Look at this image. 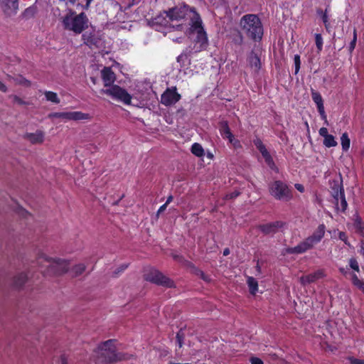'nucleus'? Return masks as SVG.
Returning <instances> with one entry per match:
<instances>
[{"mask_svg": "<svg viewBox=\"0 0 364 364\" xmlns=\"http://www.w3.org/2000/svg\"><path fill=\"white\" fill-rule=\"evenodd\" d=\"M171 22L176 21L173 27L180 31H188L193 38V46L191 52L198 53L204 50L208 46L207 34L203 26L202 19L194 8L188 5L176 6L165 12Z\"/></svg>", "mask_w": 364, "mask_h": 364, "instance_id": "obj_1", "label": "nucleus"}, {"mask_svg": "<svg viewBox=\"0 0 364 364\" xmlns=\"http://www.w3.org/2000/svg\"><path fill=\"white\" fill-rule=\"evenodd\" d=\"M95 362L97 364H109L118 360H128L130 355L123 353H116L114 341L108 340L95 350Z\"/></svg>", "mask_w": 364, "mask_h": 364, "instance_id": "obj_2", "label": "nucleus"}, {"mask_svg": "<svg viewBox=\"0 0 364 364\" xmlns=\"http://www.w3.org/2000/svg\"><path fill=\"white\" fill-rule=\"evenodd\" d=\"M241 31L248 38L257 41L263 36V26L260 19L255 14H246L240 21Z\"/></svg>", "mask_w": 364, "mask_h": 364, "instance_id": "obj_3", "label": "nucleus"}, {"mask_svg": "<svg viewBox=\"0 0 364 364\" xmlns=\"http://www.w3.org/2000/svg\"><path fill=\"white\" fill-rule=\"evenodd\" d=\"M325 234V225H320L314 231L312 235L307 237L305 240L300 242L294 247L287 250V252L290 254H301L305 252L308 250L311 249L315 245L318 243L323 237Z\"/></svg>", "mask_w": 364, "mask_h": 364, "instance_id": "obj_4", "label": "nucleus"}, {"mask_svg": "<svg viewBox=\"0 0 364 364\" xmlns=\"http://www.w3.org/2000/svg\"><path fill=\"white\" fill-rule=\"evenodd\" d=\"M43 261L49 263L48 272L52 274H63L67 272L70 268V262L68 260L49 257L45 254L41 253L38 256V262L40 263Z\"/></svg>", "mask_w": 364, "mask_h": 364, "instance_id": "obj_5", "label": "nucleus"}, {"mask_svg": "<svg viewBox=\"0 0 364 364\" xmlns=\"http://www.w3.org/2000/svg\"><path fill=\"white\" fill-rule=\"evenodd\" d=\"M87 18L84 13L75 16H66L63 20L65 28L76 33H80L87 27Z\"/></svg>", "mask_w": 364, "mask_h": 364, "instance_id": "obj_6", "label": "nucleus"}, {"mask_svg": "<svg viewBox=\"0 0 364 364\" xmlns=\"http://www.w3.org/2000/svg\"><path fill=\"white\" fill-rule=\"evenodd\" d=\"M100 92L110 96L115 100L122 102L125 105L131 104L132 96L124 89L118 85H114L102 89Z\"/></svg>", "mask_w": 364, "mask_h": 364, "instance_id": "obj_7", "label": "nucleus"}, {"mask_svg": "<svg viewBox=\"0 0 364 364\" xmlns=\"http://www.w3.org/2000/svg\"><path fill=\"white\" fill-rule=\"evenodd\" d=\"M269 192L277 200L287 201L292 198L288 186L280 181H276L270 185Z\"/></svg>", "mask_w": 364, "mask_h": 364, "instance_id": "obj_8", "label": "nucleus"}, {"mask_svg": "<svg viewBox=\"0 0 364 364\" xmlns=\"http://www.w3.org/2000/svg\"><path fill=\"white\" fill-rule=\"evenodd\" d=\"M144 279L158 285L166 287H173V282L157 269H150L144 274Z\"/></svg>", "mask_w": 364, "mask_h": 364, "instance_id": "obj_9", "label": "nucleus"}, {"mask_svg": "<svg viewBox=\"0 0 364 364\" xmlns=\"http://www.w3.org/2000/svg\"><path fill=\"white\" fill-rule=\"evenodd\" d=\"M181 95L176 91V87L168 88L161 95V102L166 106L176 104L181 100Z\"/></svg>", "mask_w": 364, "mask_h": 364, "instance_id": "obj_10", "label": "nucleus"}, {"mask_svg": "<svg viewBox=\"0 0 364 364\" xmlns=\"http://www.w3.org/2000/svg\"><path fill=\"white\" fill-rule=\"evenodd\" d=\"M0 8L6 16H12L18 10V0H0Z\"/></svg>", "mask_w": 364, "mask_h": 364, "instance_id": "obj_11", "label": "nucleus"}, {"mask_svg": "<svg viewBox=\"0 0 364 364\" xmlns=\"http://www.w3.org/2000/svg\"><path fill=\"white\" fill-rule=\"evenodd\" d=\"M284 223L282 221H275L270 223L260 225L258 228L265 235L274 234L283 228Z\"/></svg>", "mask_w": 364, "mask_h": 364, "instance_id": "obj_12", "label": "nucleus"}, {"mask_svg": "<svg viewBox=\"0 0 364 364\" xmlns=\"http://www.w3.org/2000/svg\"><path fill=\"white\" fill-rule=\"evenodd\" d=\"M326 277L325 272L323 269H318L316 272L300 277V282L302 285L305 286L308 284L316 282V280Z\"/></svg>", "mask_w": 364, "mask_h": 364, "instance_id": "obj_13", "label": "nucleus"}, {"mask_svg": "<svg viewBox=\"0 0 364 364\" xmlns=\"http://www.w3.org/2000/svg\"><path fill=\"white\" fill-rule=\"evenodd\" d=\"M219 131L221 136L225 139H228L230 143L235 144V143L237 142L231 133L228 124L226 121H222L220 122Z\"/></svg>", "mask_w": 364, "mask_h": 364, "instance_id": "obj_14", "label": "nucleus"}, {"mask_svg": "<svg viewBox=\"0 0 364 364\" xmlns=\"http://www.w3.org/2000/svg\"><path fill=\"white\" fill-rule=\"evenodd\" d=\"M23 138L33 144H42L44 141L45 134L43 131L37 130L34 133H26Z\"/></svg>", "mask_w": 364, "mask_h": 364, "instance_id": "obj_15", "label": "nucleus"}, {"mask_svg": "<svg viewBox=\"0 0 364 364\" xmlns=\"http://www.w3.org/2000/svg\"><path fill=\"white\" fill-rule=\"evenodd\" d=\"M101 74L105 87H106V88L111 87L112 84L115 80V75L112 69L109 67H105L102 70Z\"/></svg>", "mask_w": 364, "mask_h": 364, "instance_id": "obj_16", "label": "nucleus"}, {"mask_svg": "<svg viewBox=\"0 0 364 364\" xmlns=\"http://www.w3.org/2000/svg\"><path fill=\"white\" fill-rule=\"evenodd\" d=\"M311 97L314 102L316 104L318 111L321 116V118L326 121V115L324 110L323 99L321 95L316 91L311 90Z\"/></svg>", "mask_w": 364, "mask_h": 364, "instance_id": "obj_17", "label": "nucleus"}, {"mask_svg": "<svg viewBox=\"0 0 364 364\" xmlns=\"http://www.w3.org/2000/svg\"><path fill=\"white\" fill-rule=\"evenodd\" d=\"M330 188L335 200H338V196H341V193H344L341 180H333L331 183Z\"/></svg>", "mask_w": 364, "mask_h": 364, "instance_id": "obj_18", "label": "nucleus"}, {"mask_svg": "<svg viewBox=\"0 0 364 364\" xmlns=\"http://www.w3.org/2000/svg\"><path fill=\"white\" fill-rule=\"evenodd\" d=\"M249 65L255 71H258L261 67L260 59L257 55L252 52L248 58Z\"/></svg>", "mask_w": 364, "mask_h": 364, "instance_id": "obj_19", "label": "nucleus"}, {"mask_svg": "<svg viewBox=\"0 0 364 364\" xmlns=\"http://www.w3.org/2000/svg\"><path fill=\"white\" fill-rule=\"evenodd\" d=\"M91 119V116L88 113L82 112H70V120L81 121L88 120Z\"/></svg>", "mask_w": 364, "mask_h": 364, "instance_id": "obj_20", "label": "nucleus"}, {"mask_svg": "<svg viewBox=\"0 0 364 364\" xmlns=\"http://www.w3.org/2000/svg\"><path fill=\"white\" fill-rule=\"evenodd\" d=\"M28 276L25 272H21L14 277L13 284L16 287H22L27 281Z\"/></svg>", "mask_w": 364, "mask_h": 364, "instance_id": "obj_21", "label": "nucleus"}, {"mask_svg": "<svg viewBox=\"0 0 364 364\" xmlns=\"http://www.w3.org/2000/svg\"><path fill=\"white\" fill-rule=\"evenodd\" d=\"M85 43L89 47H98L100 43V40L94 36H87L85 34L83 35Z\"/></svg>", "mask_w": 364, "mask_h": 364, "instance_id": "obj_22", "label": "nucleus"}, {"mask_svg": "<svg viewBox=\"0 0 364 364\" xmlns=\"http://www.w3.org/2000/svg\"><path fill=\"white\" fill-rule=\"evenodd\" d=\"M335 205L338 210L342 212L346 210L348 204L345 198L344 193H341V196H338V200H336Z\"/></svg>", "mask_w": 364, "mask_h": 364, "instance_id": "obj_23", "label": "nucleus"}, {"mask_svg": "<svg viewBox=\"0 0 364 364\" xmlns=\"http://www.w3.org/2000/svg\"><path fill=\"white\" fill-rule=\"evenodd\" d=\"M247 283L248 284L250 293L252 294H255L258 290V284L256 279L252 277H248Z\"/></svg>", "mask_w": 364, "mask_h": 364, "instance_id": "obj_24", "label": "nucleus"}, {"mask_svg": "<svg viewBox=\"0 0 364 364\" xmlns=\"http://www.w3.org/2000/svg\"><path fill=\"white\" fill-rule=\"evenodd\" d=\"M46 100L50 101L55 104H59L60 100L58 97L57 93L52 91H46L44 92Z\"/></svg>", "mask_w": 364, "mask_h": 364, "instance_id": "obj_25", "label": "nucleus"}, {"mask_svg": "<svg viewBox=\"0 0 364 364\" xmlns=\"http://www.w3.org/2000/svg\"><path fill=\"white\" fill-rule=\"evenodd\" d=\"M191 152L193 154L198 157L204 156V149L202 146L198 143H194L191 146Z\"/></svg>", "mask_w": 364, "mask_h": 364, "instance_id": "obj_26", "label": "nucleus"}, {"mask_svg": "<svg viewBox=\"0 0 364 364\" xmlns=\"http://www.w3.org/2000/svg\"><path fill=\"white\" fill-rule=\"evenodd\" d=\"M261 154L264 159V161L266 164L268 165V166L272 169H274L275 168V164L269 151L267 150H265L264 152L261 153Z\"/></svg>", "mask_w": 364, "mask_h": 364, "instance_id": "obj_27", "label": "nucleus"}, {"mask_svg": "<svg viewBox=\"0 0 364 364\" xmlns=\"http://www.w3.org/2000/svg\"><path fill=\"white\" fill-rule=\"evenodd\" d=\"M261 154L264 159V161L266 164L268 165V166L272 169H274L275 168V164L269 151L267 150H265L264 152L261 153Z\"/></svg>", "mask_w": 364, "mask_h": 364, "instance_id": "obj_28", "label": "nucleus"}, {"mask_svg": "<svg viewBox=\"0 0 364 364\" xmlns=\"http://www.w3.org/2000/svg\"><path fill=\"white\" fill-rule=\"evenodd\" d=\"M86 269V267L84 264L80 263L75 265L72 269V272L74 276L77 277L82 274Z\"/></svg>", "mask_w": 364, "mask_h": 364, "instance_id": "obj_29", "label": "nucleus"}, {"mask_svg": "<svg viewBox=\"0 0 364 364\" xmlns=\"http://www.w3.org/2000/svg\"><path fill=\"white\" fill-rule=\"evenodd\" d=\"M50 118H60L64 120H70V112H53L50 114Z\"/></svg>", "mask_w": 364, "mask_h": 364, "instance_id": "obj_30", "label": "nucleus"}, {"mask_svg": "<svg viewBox=\"0 0 364 364\" xmlns=\"http://www.w3.org/2000/svg\"><path fill=\"white\" fill-rule=\"evenodd\" d=\"M341 146L343 151L348 150L350 147V139L347 133H343L341 137Z\"/></svg>", "mask_w": 364, "mask_h": 364, "instance_id": "obj_31", "label": "nucleus"}, {"mask_svg": "<svg viewBox=\"0 0 364 364\" xmlns=\"http://www.w3.org/2000/svg\"><path fill=\"white\" fill-rule=\"evenodd\" d=\"M323 144L327 147H332L337 145V142L335 140L333 136L329 134L323 139Z\"/></svg>", "mask_w": 364, "mask_h": 364, "instance_id": "obj_32", "label": "nucleus"}, {"mask_svg": "<svg viewBox=\"0 0 364 364\" xmlns=\"http://www.w3.org/2000/svg\"><path fill=\"white\" fill-rule=\"evenodd\" d=\"M12 79L14 80V82L17 84L23 85L24 86L28 87L31 85L30 81L26 80L22 76H18L16 77H12Z\"/></svg>", "mask_w": 364, "mask_h": 364, "instance_id": "obj_33", "label": "nucleus"}, {"mask_svg": "<svg viewBox=\"0 0 364 364\" xmlns=\"http://www.w3.org/2000/svg\"><path fill=\"white\" fill-rule=\"evenodd\" d=\"M315 40H316V45L317 48L318 49V50H321L322 47H323V38H322L321 34H318V33L316 34Z\"/></svg>", "mask_w": 364, "mask_h": 364, "instance_id": "obj_34", "label": "nucleus"}, {"mask_svg": "<svg viewBox=\"0 0 364 364\" xmlns=\"http://www.w3.org/2000/svg\"><path fill=\"white\" fill-rule=\"evenodd\" d=\"M294 65H295V74H297L300 69L301 60L299 55H295L294 57Z\"/></svg>", "mask_w": 364, "mask_h": 364, "instance_id": "obj_35", "label": "nucleus"}, {"mask_svg": "<svg viewBox=\"0 0 364 364\" xmlns=\"http://www.w3.org/2000/svg\"><path fill=\"white\" fill-rule=\"evenodd\" d=\"M254 143H255V145L256 146L257 149L260 151V153H262L265 150H267L265 146L262 144V142L260 139H256L254 141Z\"/></svg>", "mask_w": 364, "mask_h": 364, "instance_id": "obj_36", "label": "nucleus"}, {"mask_svg": "<svg viewBox=\"0 0 364 364\" xmlns=\"http://www.w3.org/2000/svg\"><path fill=\"white\" fill-rule=\"evenodd\" d=\"M349 264H350V268H352L355 271H356V272L360 271L358 263L355 259L351 258L349 261Z\"/></svg>", "mask_w": 364, "mask_h": 364, "instance_id": "obj_37", "label": "nucleus"}, {"mask_svg": "<svg viewBox=\"0 0 364 364\" xmlns=\"http://www.w3.org/2000/svg\"><path fill=\"white\" fill-rule=\"evenodd\" d=\"M356 41H357V33H356V30L355 29L353 31V38L352 41L350 43V46H349V49L350 51H352L355 48Z\"/></svg>", "mask_w": 364, "mask_h": 364, "instance_id": "obj_38", "label": "nucleus"}, {"mask_svg": "<svg viewBox=\"0 0 364 364\" xmlns=\"http://www.w3.org/2000/svg\"><path fill=\"white\" fill-rule=\"evenodd\" d=\"M12 98H13V102L15 104H17V105H25L26 104V102L22 99L18 97V96L14 95V96L12 97Z\"/></svg>", "mask_w": 364, "mask_h": 364, "instance_id": "obj_39", "label": "nucleus"}, {"mask_svg": "<svg viewBox=\"0 0 364 364\" xmlns=\"http://www.w3.org/2000/svg\"><path fill=\"white\" fill-rule=\"evenodd\" d=\"M235 44L242 45L243 43V37L241 33H239L237 37L233 39Z\"/></svg>", "mask_w": 364, "mask_h": 364, "instance_id": "obj_40", "label": "nucleus"}, {"mask_svg": "<svg viewBox=\"0 0 364 364\" xmlns=\"http://www.w3.org/2000/svg\"><path fill=\"white\" fill-rule=\"evenodd\" d=\"M319 134L323 138L329 135L328 133V129L325 127H322L319 129Z\"/></svg>", "mask_w": 364, "mask_h": 364, "instance_id": "obj_41", "label": "nucleus"}, {"mask_svg": "<svg viewBox=\"0 0 364 364\" xmlns=\"http://www.w3.org/2000/svg\"><path fill=\"white\" fill-rule=\"evenodd\" d=\"M176 340H177V343L178 344V346L180 348L182 347V345H183V336L181 334L180 332H178L176 335Z\"/></svg>", "mask_w": 364, "mask_h": 364, "instance_id": "obj_42", "label": "nucleus"}, {"mask_svg": "<svg viewBox=\"0 0 364 364\" xmlns=\"http://www.w3.org/2000/svg\"><path fill=\"white\" fill-rule=\"evenodd\" d=\"M250 362L251 364H263V361L260 358L256 357L251 358Z\"/></svg>", "mask_w": 364, "mask_h": 364, "instance_id": "obj_43", "label": "nucleus"}, {"mask_svg": "<svg viewBox=\"0 0 364 364\" xmlns=\"http://www.w3.org/2000/svg\"><path fill=\"white\" fill-rule=\"evenodd\" d=\"M351 280L355 286H356L361 281L358 278L357 275L355 274H351Z\"/></svg>", "mask_w": 364, "mask_h": 364, "instance_id": "obj_44", "label": "nucleus"}, {"mask_svg": "<svg viewBox=\"0 0 364 364\" xmlns=\"http://www.w3.org/2000/svg\"><path fill=\"white\" fill-rule=\"evenodd\" d=\"M349 360L351 364H364V360H359L353 358H350Z\"/></svg>", "mask_w": 364, "mask_h": 364, "instance_id": "obj_45", "label": "nucleus"}, {"mask_svg": "<svg viewBox=\"0 0 364 364\" xmlns=\"http://www.w3.org/2000/svg\"><path fill=\"white\" fill-rule=\"evenodd\" d=\"M198 275L205 282H210V279L208 276L205 275L203 272L200 271Z\"/></svg>", "mask_w": 364, "mask_h": 364, "instance_id": "obj_46", "label": "nucleus"}, {"mask_svg": "<svg viewBox=\"0 0 364 364\" xmlns=\"http://www.w3.org/2000/svg\"><path fill=\"white\" fill-rule=\"evenodd\" d=\"M167 205L166 203H164V205H162L159 209L158 210L157 213H156V215L159 217V215L163 213L167 208Z\"/></svg>", "mask_w": 364, "mask_h": 364, "instance_id": "obj_47", "label": "nucleus"}, {"mask_svg": "<svg viewBox=\"0 0 364 364\" xmlns=\"http://www.w3.org/2000/svg\"><path fill=\"white\" fill-rule=\"evenodd\" d=\"M294 186L299 192L303 193L304 191V187L301 184L296 183Z\"/></svg>", "mask_w": 364, "mask_h": 364, "instance_id": "obj_48", "label": "nucleus"}, {"mask_svg": "<svg viewBox=\"0 0 364 364\" xmlns=\"http://www.w3.org/2000/svg\"><path fill=\"white\" fill-rule=\"evenodd\" d=\"M240 194V193L238 191H235L229 195L227 196V198H236L237 196H238Z\"/></svg>", "mask_w": 364, "mask_h": 364, "instance_id": "obj_49", "label": "nucleus"}, {"mask_svg": "<svg viewBox=\"0 0 364 364\" xmlns=\"http://www.w3.org/2000/svg\"><path fill=\"white\" fill-rule=\"evenodd\" d=\"M355 287L364 292V282L360 281Z\"/></svg>", "mask_w": 364, "mask_h": 364, "instance_id": "obj_50", "label": "nucleus"}, {"mask_svg": "<svg viewBox=\"0 0 364 364\" xmlns=\"http://www.w3.org/2000/svg\"><path fill=\"white\" fill-rule=\"evenodd\" d=\"M339 238H340L341 240H343V241H344L345 242H346V238H347V237H346V233H345V232H341L339 233Z\"/></svg>", "mask_w": 364, "mask_h": 364, "instance_id": "obj_51", "label": "nucleus"}, {"mask_svg": "<svg viewBox=\"0 0 364 364\" xmlns=\"http://www.w3.org/2000/svg\"><path fill=\"white\" fill-rule=\"evenodd\" d=\"M0 90L3 92H6L7 91L6 86L1 81H0Z\"/></svg>", "mask_w": 364, "mask_h": 364, "instance_id": "obj_52", "label": "nucleus"}, {"mask_svg": "<svg viewBox=\"0 0 364 364\" xmlns=\"http://www.w3.org/2000/svg\"><path fill=\"white\" fill-rule=\"evenodd\" d=\"M187 58V55H186V54H184V53H182V54H181V55L178 57L177 60H178V62H180V61H181V60H182L183 58Z\"/></svg>", "mask_w": 364, "mask_h": 364, "instance_id": "obj_53", "label": "nucleus"}, {"mask_svg": "<svg viewBox=\"0 0 364 364\" xmlns=\"http://www.w3.org/2000/svg\"><path fill=\"white\" fill-rule=\"evenodd\" d=\"M322 19H323V23L326 25V23L328 22V16L326 15V14H323V15L322 16Z\"/></svg>", "mask_w": 364, "mask_h": 364, "instance_id": "obj_54", "label": "nucleus"}, {"mask_svg": "<svg viewBox=\"0 0 364 364\" xmlns=\"http://www.w3.org/2000/svg\"><path fill=\"white\" fill-rule=\"evenodd\" d=\"M173 200V196H169L166 201V205H168L171 201Z\"/></svg>", "mask_w": 364, "mask_h": 364, "instance_id": "obj_55", "label": "nucleus"}, {"mask_svg": "<svg viewBox=\"0 0 364 364\" xmlns=\"http://www.w3.org/2000/svg\"><path fill=\"white\" fill-rule=\"evenodd\" d=\"M92 0H86L85 9H87L90 6V3Z\"/></svg>", "mask_w": 364, "mask_h": 364, "instance_id": "obj_56", "label": "nucleus"}, {"mask_svg": "<svg viewBox=\"0 0 364 364\" xmlns=\"http://www.w3.org/2000/svg\"><path fill=\"white\" fill-rule=\"evenodd\" d=\"M229 253H230V250H229V249H225V250H224V251H223V255H224L225 256H226V255H229Z\"/></svg>", "mask_w": 364, "mask_h": 364, "instance_id": "obj_57", "label": "nucleus"}, {"mask_svg": "<svg viewBox=\"0 0 364 364\" xmlns=\"http://www.w3.org/2000/svg\"><path fill=\"white\" fill-rule=\"evenodd\" d=\"M61 364H68L67 360L65 358H61Z\"/></svg>", "mask_w": 364, "mask_h": 364, "instance_id": "obj_58", "label": "nucleus"}, {"mask_svg": "<svg viewBox=\"0 0 364 364\" xmlns=\"http://www.w3.org/2000/svg\"><path fill=\"white\" fill-rule=\"evenodd\" d=\"M127 267V265H123L122 266L119 272H122L123 270H124Z\"/></svg>", "mask_w": 364, "mask_h": 364, "instance_id": "obj_59", "label": "nucleus"}, {"mask_svg": "<svg viewBox=\"0 0 364 364\" xmlns=\"http://www.w3.org/2000/svg\"><path fill=\"white\" fill-rule=\"evenodd\" d=\"M360 254L364 256V247H361V250H360Z\"/></svg>", "mask_w": 364, "mask_h": 364, "instance_id": "obj_60", "label": "nucleus"}, {"mask_svg": "<svg viewBox=\"0 0 364 364\" xmlns=\"http://www.w3.org/2000/svg\"><path fill=\"white\" fill-rule=\"evenodd\" d=\"M340 271L343 273V274H346V272L345 271V269L343 268H341L340 269Z\"/></svg>", "mask_w": 364, "mask_h": 364, "instance_id": "obj_61", "label": "nucleus"}, {"mask_svg": "<svg viewBox=\"0 0 364 364\" xmlns=\"http://www.w3.org/2000/svg\"><path fill=\"white\" fill-rule=\"evenodd\" d=\"M257 269L259 272L260 271V267L257 264Z\"/></svg>", "mask_w": 364, "mask_h": 364, "instance_id": "obj_62", "label": "nucleus"}, {"mask_svg": "<svg viewBox=\"0 0 364 364\" xmlns=\"http://www.w3.org/2000/svg\"><path fill=\"white\" fill-rule=\"evenodd\" d=\"M174 258L177 259V258H178V256H174Z\"/></svg>", "mask_w": 364, "mask_h": 364, "instance_id": "obj_63", "label": "nucleus"}]
</instances>
